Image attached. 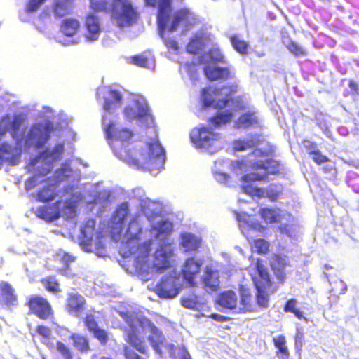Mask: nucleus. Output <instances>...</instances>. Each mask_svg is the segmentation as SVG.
Wrapping results in <instances>:
<instances>
[{
	"label": "nucleus",
	"mask_w": 359,
	"mask_h": 359,
	"mask_svg": "<svg viewBox=\"0 0 359 359\" xmlns=\"http://www.w3.org/2000/svg\"><path fill=\"white\" fill-rule=\"evenodd\" d=\"M86 307L85 297L79 292H69L65 302V310L70 316L79 317Z\"/></svg>",
	"instance_id": "nucleus-12"
},
{
	"label": "nucleus",
	"mask_w": 359,
	"mask_h": 359,
	"mask_svg": "<svg viewBox=\"0 0 359 359\" xmlns=\"http://www.w3.org/2000/svg\"><path fill=\"white\" fill-rule=\"evenodd\" d=\"M203 261L194 257L187 258L182 268V275L189 286L196 285V278L201 271Z\"/></svg>",
	"instance_id": "nucleus-13"
},
{
	"label": "nucleus",
	"mask_w": 359,
	"mask_h": 359,
	"mask_svg": "<svg viewBox=\"0 0 359 359\" xmlns=\"http://www.w3.org/2000/svg\"><path fill=\"white\" fill-rule=\"evenodd\" d=\"M74 0H55L53 4V12L57 18H62L71 13L74 8Z\"/></svg>",
	"instance_id": "nucleus-27"
},
{
	"label": "nucleus",
	"mask_w": 359,
	"mask_h": 359,
	"mask_svg": "<svg viewBox=\"0 0 359 359\" xmlns=\"http://www.w3.org/2000/svg\"><path fill=\"white\" fill-rule=\"evenodd\" d=\"M264 141L260 134H251L246 140H237L233 142V148L236 151H244L260 144Z\"/></svg>",
	"instance_id": "nucleus-23"
},
{
	"label": "nucleus",
	"mask_w": 359,
	"mask_h": 359,
	"mask_svg": "<svg viewBox=\"0 0 359 359\" xmlns=\"http://www.w3.org/2000/svg\"><path fill=\"white\" fill-rule=\"evenodd\" d=\"M123 114H124L126 118L128 121H132V120H134V119H137V111L132 107H130V106L126 107L124 109Z\"/></svg>",
	"instance_id": "nucleus-59"
},
{
	"label": "nucleus",
	"mask_w": 359,
	"mask_h": 359,
	"mask_svg": "<svg viewBox=\"0 0 359 359\" xmlns=\"http://www.w3.org/2000/svg\"><path fill=\"white\" fill-rule=\"evenodd\" d=\"M72 170L68 164L64 163L56 170V177L60 181L66 180L69 177Z\"/></svg>",
	"instance_id": "nucleus-49"
},
{
	"label": "nucleus",
	"mask_w": 359,
	"mask_h": 359,
	"mask_svg": "<svg viewBox=\"0 0 359 359\" xmlns=\"http://www.w3.org/2000/svg\"><path fill=\"white\" fill-rule=\"evenodd\" d=\"M302 144L307 154L310 156L313 154V151H316L318 149L317 144L309 140H304L302 141Z\"/></svg>",
	"instance_id": "nucleus-55"
},
{
	"label": "nucleus",
	"mask_w": 359,
	"mask_h": 359,
	"mask_svg": "<svg viewBox=\"0 0 359 359\" xmlns=\"http://www.w3.org/2000/svg\"><path fill=\"white\" fill-rule=\"evenodd\" d=\"M313 154L311 155L312 160L313 162L317 165H321L323 163H327L330 161V158L325 156L323 155L321 151L318 149L316 151H313Z\"/></svg>",
	"instance_id": "nucleus-52"
},
{
	"label": "nucleus",
	"mask_w": 359,
	"mask_h": 359,
	"mask_svg": "<svg viewBox=\"0 0 359 359\" xmlns=\"http://www.w3.org/2000/svg\"><path fill=\"white\" fill-rule=\"evenodd\" d=\"M202 243L201 237L195 234L184 232L180 234V245L184 248L185 252L197 251Z\"/></svg>",
	"instance_id": "nucleus-21"
},
{
	"label": "nucleus",
	"mask_w": 359,
	"mask_h": 359,
	"mask_svg": "<svg viewBox=\"0 0 359 359\" xmlns=\"http://www.w3.org/2000/svg\"><path fill=\"white\" fill-rule=\"evenodd\" d=\"M107 139L112 140L111 147L114 154L129 166L136 169L155 168L154 164L161 159L163 149L157 142L148 144L149 152L144 151H130L126 145L131 140L133 133L127 128L118 129L114 122H110L104 128Z\"/></svg>",
	"instance_id": "nucleus-2"
},
{
	"label": "nucleus",
	"mask_w": 359,
	"mask_h": 359,
	"mask_svg": "<svg viewBox=\"0 0 359 359\" xmlns=\"http://www.w3.org/2000/svg\"><path fill=\"white\" fill-rule=\"evenodd\" d=\"M55 350L63 359H74V353L71 348L61 341L55 343Z\"/></svg>",
	"instance_id": "nucleus-43"
},
{
	"label": "nucleus",
	"mask_w": 359,
	"mask_h": 359,
	"mask_svg": "<svg viewBox=\"0 0 359 359\" xmlns=\"http://www.w3.org/2000/svg\"><path fill=\"white\" fill-rule=\"evenodd\" d=\"M154 206H156L154 202H149L148 206L143 208L144 214L149 220L160 217L161 215V210Z\"/></svg>",
	"instance_id": "nucleus-46"
},
{
	"label": "nucleus",
	"mask_w": 359,
	"mask_h": 359,
	"mask_svg": "<svg viewBox=\"0 0 359 359\" xmlns=\"http://www.w3.org/2000/svg\"><path fill=\"white\" fill-rule=\"evenodd\" d=\"M252 247L259 255H266L270 252V243L264 238L254 239Z\"/></svg>",
	"instance_id": "nucleus-44"
},
{
	"label": "nucleus",
	"mask_w": 359,
	"mask_h": 359,
	"mask_svg": "<svg viewBox=\"0 0 359 359\" xmlns=\"http://www.w3.org/2000/svg\"><path fill=\"white\" fill-rule=\"evenodd\" d=\"M234 215L238 223L242 224H250V215L243 212L234 211Z\"/></svg>",
	"instance_id": "nucleus-56"
},
{
	"label": "nucleus",
	"mask_w": 359,
	"mask_h": 359,
	"mask_svg": "<svg viewBox=\"0 0 359 359\" xmlns=\"http://www.w3.org/2000/svg\"><path fill=\"white\" fill-rule=\"evenodd\" d=\"M155 292L161 298L175 297L179 292L175 277L169 276L161 278L155 287Z\"/></svg>",
	"instance_id": "nucleus-16"
},
{
	"label": "nucleus",
	"mask_w": 359,
	"mask_h": 359,
	"mask_svg": "<svg viewBox=\"0 0 359 359\" xmlns=\"http://www.w3.org/2000/svg\"><path fill=\"white\" fill-rule=\"evenodd\" d=\"M51 171V167L50 165H48V168H43L41 170H39L38 172H36L34 175H33L32 177L28 178L25 181V189L27 191H29L33 188H34L36 186H37L40 182L42 181H39V177H44L47 174H48Z\"/></svg>",
	"instance_id": "nucleus-38"
},
{
	"label": "nucleus",
	"mask_w": 359,
	"mask_h": 359,
	"mask_svg": "<svg viewBox=\"0 0 359 359\" xmlns=\"http://www.w3.org/2000/svg\"><path fill=\"white\" fill-rule=\"evenodd\" d=\"M130 217V211L128 203H121L114 211L112 217L114 224H125Z\"/></svg>",
	"instance_id": "nucleus-30"
},
{
	"label": "nucleus",
	"mask_w": 359,
	"mask_h": 359,
	"mask_svg": "<svg viewBox=\"0 0 359 359\" xmlns=\"http://www.w3.org/2000/svg\"><path fill=\"white\" fill-rule=\"evenodd\" d=\"M182 305L187 309H194L196 306V302L192 298L184 297L181 299Z\"/></svg>",
	"instance_id": "nucleus-61"
},
{
	"label": "nucleus",
	"mask_w": 359,
	"mask_h": 359,
	"mask_svg": "<svg viewBox=\"0 0 359 359\" xmlns=\"http://www.w3.org/2000/svg\"><path fill=\"white\" fill-rule=\"evenodd\" d=\"M273 342L277 348L276 355L280 359H288L290 352L286 346V338L284 335L280 334L273 338Z\"/></svg>",
	"instance_id": "nucleus-34"
},
{
	"label": "nucleus",
	"mask_w": 359,
	"mask_h": 359,
	"mask_svg": "<svg viewBox=\"0 0 359 359\" xmlns=\"http://www.w3.org/2000/svg\"><path fill=\"white\" fill-rule=\"evenodd\" d=\"M54 129V125L50 121H46L44 123H38L32 127L30 136L36 140L34 144L36 149H40L44 146Z\"/></svg>",
	"instance_id": "nucleus-10"
},
{
	"label": "nucleus",
	"mask_w": 359,
	"mask_h": 359,
	"mask_svg": "<svg viewBox=\"0 0 359 359\" xmlns=\"http://www.w3.org/2000/svg\"><path fill=\"white\" fill-rule=\"evenodd\" d=\"M208 59V62L212 64H225L226 59L221 50L218 48H211L204 53Z\"/></svg>",
	"instance_id": "nucleus-39"
},
{
	"label": "nucleus",
	"mask_w": 359,
	"mask_h": 359,
	"mask_svg": "<svg viewBox=\"0 0 359 359\" xmlns=\"http://www.w3.org/2000/svg\"><path fill=\"white\" fill-rule=\"evenodd\" d=\"M75 260L72 255L65 252L60 257L61 262L65 265L63 268L58 269L57 271L62 275H66L69 270V264Z\"/></svg>",
	"instance_id": "nucleus-48"
},
{
	"label": "nucleus",
	"mask_w": 359,
	"mask_h": 359,
	"mask_svg": "<svg viewBox=\"0 0 359 359\" xmlns=\"http://www.w3.org/2000/svg\"><path fill=\"white\" fill-rule=\"evenodd\" d=\"M272 259L270 266L273 271H275L276 269L283 268L286 264L284 258L279 254H273Z\"/></svg>",
	"instance_id": "nucleus-50"
},
{
	"label": "nucleus",
	"mask_w": 359,
	"mask_h": 359,
	"mask_svg": "<svg viewBox=\"0 0 359 359\" xmlns=\"http://www.w3.org/2000/svg\"><path fill=\"white\" fill-rule=\"evenodd\" d=\"M64 151V144L58 143L55 145L51 150L46 149L40 152L37 156L32 158L29 161V166L34 167L36 165L41 161L44 162L48 168V165L52 168V163L60 160Z\"/></svg>",
	"instance_id": "nucleus-11"
},
{
	"label": "nucleus",
	"mask_w": 359,
	"mask_h": 359,
	"mask_svg": "<svg viewBox=\"0 0 359 359\" xmlns=\"http://www.w3.org/2000/svg\"><path fill=\"white\" fill-rule=\"evenodd\" d=\"M251 172L241 177L242 189L243 192L252 197H267L271 201H276L282 194L283 187L280 184H271L266 189L255 187L252 182L267 180L269 175L280 172V163L273 159L264 161H256L248 165Z\"/></svg>",
	"instance_id": "nucleus-4"
},
{
	"label": "nucleus",
	"mask_w": 359,
	"mask_h": 359,
	"mask_svg": "<svg viewBox=\"0 0 359 359\" xmlns=\"http://www.w3.org/2000/svg\"><path fill=\"white\" fill-rule=\"evenodd\" d=\"M25 305L31 314L42 320L54 318V309L50 302L40 294H32L27 298Z\"/></svg>",
	"instance_id": "nucleus-9"
},
{
	"label": "nucleus",
	"mask_w": 359,
	"mask_h": 359,
	"mask_svg": "<svg viewBox=\"0 0 359 359\" xmlns=\"http://www.w3.org/2000/svg\"><path fill=\"white\" fill-rule=\"evenodd\" d=\"M273 271L279 282L283 283L285 279V273L283 271V268L276 269V270Z\"/></svg>",
	"instance_id": "nucleus-63"
},
{
	"label": "nucleus",
	"mask_w": 359,
	"mask_h": 359,
	"mask_svg": "<svg viewBox=\"0 0 359 359\" xmlns=\"http://www.w3.org/2000/svg\"><path fill=\"white\" fill-rule=\"evenodd\" d=\"M219 278V272L217 269L212 266H206L201 277L203 289L208 292L217 291L220 286Z\"/></svg>",
	"instance_id": "nucleus-14"
},
{
	"label": "nucleus",
	"mask_w": 359,
	"mask_h": 359,
	"mask_svg": "<svg viewBox=\"0 0 359 359\" xmlns=\"http://www.w3.org/2000/svg\"><path fill=\"white\" fill-rule=\"evenodd\" d=\"M36 332L38 334L45 339H50L52 334L51 329L47 325L39 324L36 327Z\"/></svg>",
	"instance_id": "nucleus-54"
},
{
	"label": "nucleus",
	"mask_w": 359,
	"mask_h": 359,
	"mask_svg": "<svg viewBox=\"0 0 359 359\" xmlns=\"http://www.w3.org/2000/svg\"><path fill=\"white\" fill-rule=\"evenodd\" d=\"M230 42L233 48L241 55H246L248 53L249 43L241 39L237 35H232L229 38Z\"/></svg>",
	"instance_id": "nucleus-40"
},
{
	"label": "nucleus",
	"mask_w": 359,
	"mask_h": 359,
	"mask_svg": "<svg viewBox=\"0 0 359 359\" xmlns=\"http://www.w3.org/2000/svg\"><path fill=\"white\" fill-rule=\"evenodd\" d=\"M90 7L95 12H109L107 0H90Z\"/></svg>",
	"instance_id": "nucleus-47"
},
{
	"label": "nucleus",
	"mask_w": 359,
	"mask_h": 359,
	"mask_svg": "<svg viewBox=\"0 0 359 359\" xmlns=\"http://www.w3.org/2000/svg\"><path fill=\"white\" fill-rule=\"evenodd\" d=\"M203 72L209 81H226L231 78V72L227 67H210L205 65Z\"/></svg>",
	"instance_id": "nucleus-19"
},
{
	"label": "nucleus",
	"mask_w": 359,
	"mask_h": 359,
	"mask_svg": "<svg viewBox=\"0 0 359 359\" xmlns=\"http://www.w3.org/2000/svg\"><path fill=\"white\" fill-rule=\"evenodd\" d=\"M238 86L236 83L224 85L219 88H203L201 90V99L205 107H213L215 109H224L229 103H241L242 98L238 97L233 98V95L238 92Z\"/></svg>",
	"instance_id": "nucleus-6"
},
{
	"label": "nucleus",
	"mask_w": 359,
	"mask_h": 359,
	"mask_svg": "<svg viewBox=\"0 0 359 359\" xmlns=\"http://www.w3.org/2000/svg\"><path fill=\"white\" fill-rule=\"evenodd\" d=\"M172 226H151L149 232L151 238L156 240L165 241L167 239L168 235L170 233Z\"/></svg>",
	"instance_id": "nucleus-35"
},
{
	"label": "nucleus",
	"mask_w": 359,
	"mask_h": 359,
	"mask_svg": "<svg viewBox=\"0 0 359 359\" xmlns=\"http://www.w3.org/2000/svg\"><path fill=\"white\" fill-rule=\"evenodd\" d=\"M109 93L111 98L105 99L103 107L104 111L108 112H110L116 107L119 106L122 100V95L118 90H110Z\"/></svg>",
	"instance_id": "nucleus-36"
},
{
	"label": "nucleus",
	"mask_w": 359,
	"mask_h": 359,
	"mask_svg": "<svg viewBox=\"0 0 359 359\" xmlns=\"http://www.w3.org/2000/svg\"><path fill=\"white\" fill-rule=\"evenodd\" d=\"M86 34V39L88 41L97 40L100 33V27L97 16L93 14H88L85 21Z\"/></svg>",
	"instance_id": "nucleus-22"
},
{
	"label": "nucleus",
	"mask_w": 359,
	"mask_h": 359,
	"mask_svg": "<svg viewBox=\"0 0 359 359\" xmlns=\"http://www.w3.org/2000/svg\"><path fill=\"white\" fill-rule=\"evenodd\" d=\"M130 62L141 67H146L148 65V58L144 55L132 56L130 58Z\"/></svg>",
	"instance_id": "nucleus-53"
},
{
	"label": "nucleus",
	"mask_w": 359,
	"mask_h": 359,
	"mask_svg": "<svg viewBox=\"0 0 359 359\" xmlns=\"http://www.w3.org/2000/svg\"><path fill=\"white\" fill-rule=\"evenodd\" d=\"M76 200L67 199L61 209V201L57 200L52 205L39 208L35 213L39 218L50 223L57 219L60 216L65 219L74 218L76 215Z\"/></svg>",
	"instance_id": "nucleus-7"
},
{
	"label": "nucleus",
	"mask_w": 359,
	"mask_h": 359,
	"mask_svg": "<svg viewBox=\"0 0 359 359\" xmlns=\"http://www.w3.org/2000/svg\"><path fill=\"white\" fill-rule=\"evenodd\" d=\"M17 300V294L12 285L6 281H0V304L13 306Z\"/></svg>",
	"instance_id": "nucleus-20"
},
{
	"label": "nucleus",
	"mask_w": 359,
	"mask_h": 359,
	"mask_svg": "<svg viewBox=\"0 0 359 359\" xmlns=\"http://www.w3.org/2000/svg\"><path fill=\"white\" fill-rule=\"evenodd\" d=\"M259 213L261 217L266 223L277 222L280 217L278 212L273 208H262L260 209Z\"/></svg>",
	"instance_id": "nucleus-41"
},
{
	"label": "nucleus",
	"mask_w": 359,
	"mask_h": 359,
	"mask_svg": "<svg viewBox=\"0 0 359 359\" xmlns=\"http://www.w3.org/2000/svg\"><path fill=\"white\" fill-rule=\"evenodd\" d=\"M126 359H142L137 353L130 351L125 353Z\"/></svg>",
	"instance_id": "nucleus-64"
},
{
	"label": "nucleus",
	"mask_w": 359,
	"mask_h": 359,
	"mask_svg": "<svg viewBox=\"0 0 359 359\" xmlns=\"http://www.w3.org/2000/svg\"><path fill=\"white\" fill-rule=\"evenodd\" d=\"M204 46L203 36L195 34L190 38L186 46V51L190 54L196 55L203 49Z\"/></svg>",
	"instance_id": "nucleus-37"
},
{
	"label": "nucleus",
	"mask_w": 359,
	"mask_h": 359,
	"mask_svg": "<svg viewBox=\"0 0 359 359\" xmlns=\"http://www.w3.org/2000/svg\"><path fill=\"white\" fill-rule=\"evenodd\" d=\"M22 123V120L18 116H15L11 122V130L14 135L19 131Z\"/></svg>",
	"instance_id": "nucleus-60"
},
{
	"label": "nucleus",
	"mask_w": 359,
	"mask_h": 359,
	"mask_svg": "<svg viewBox=\"0 0 359 359\" xmlns=\"http://www.w3.org/2000/svg\"><path fill=\"white\" fill-rule=\"evenodd\" d=\"M147 325L149 327L151 334L148 339L151 343L152 348L160 355L162 354V348L165 346V337L163 333L157 327L149 320H147Z\"/></svg>",
	"instance_id": "nucleus-18"
},
{
	"label": "nucleus",
	"mask_w": 359,
	"mask_h": 359,
	"mask_svg": "<svg viewBox=\"0 0 359 359\" xmlns=\"http://www.w3.org/2000/svg\"><path fill=\"white\" fill-rule=\"evenodd\" d=\"M217 303L223 308L234 309L238 304L237 294L231 290L224 291L218 295Z\"/></svg>",
	"instance_id": "nucleus-25"
},
{
	"label": "nucleus",
	"mask_w": 359,
	"mask_h": 359,
	"mask_svg": "<svg viewBox=\"0 0 359 359\" xmlns=\"http://www.w3.org/2000/svg\"><path fill=\"white\" fill-rule=\"evenodd\" d=\"M140 226H70L69 236L85 251L104 256L109 244L121 243L120 254L123 257H134L133 266L139 277L149 279L153 272L162 273L170 266L174 249L170 243H163L154 251V262L150 261L153 242L148 239L139 243Z\"/></svg>",
	"instance_id": "nucleus-1"
},
{
	"label": "nucleus",
	"mask_w": 359,
	"mask_h": 359,
	"mask_svg": "<svg viewBox=\"0 0 359 359\" xmlns=\"http://www.w3.org/2000/svg\"><path fill=\"white\" fill-rule=\"evenodd\" d=\"M69 339L73 341L74 346L79 352L86 353L91 350L89 340L87 337L79 334L72 333L70 334Z\"/></svg>",
	"instance_id": "nucleus-31"
},
{
	"label": "nucleus",
	"mask_w": 359,
	"mask_h": 359,
	"mask_svg": "<svg viewBox=\"0 0 359 359\" xmlns=\"http://www.w3.org/2000/svg\"><path fill=\"white\" fill-rule=\"evenodd\" d=\"M57 196L55 187L53 184H49L42 187L35 195V200L39 202H49Z\"/></svg>",
	"instance_id": "nucleus-32"
},
{
	"label": "nucleus",
	"mask_w": 359,
	"mask_h": 359,
	"mask_svg": "<svg viewBox=\"0 0 359 359\" xmlns=\"http://www.w3.org/2000/svg\"><path fill=\"white\" fill-rule=\"evenodd\" d=\"M159 35L163 40L164 44L166 46L167 48L172 49L174 50H177L178 49V43L177 41L174 39H166L164 37V32L163 33V35L161 36L160 34Z\"/></svg>",
	"instance_id": "nucleus-58"
},
{
	"label": "nucleus",
	"mask_w": 359,
	"mask_h": 359,
	"mask_svg": "<svg viewBox=\"0 0 359 359\" xmlns=\"http://www.w3.org/2000/svg\"><path fill=\"white\" fill-rule=\"evenodd\" d=\"M137 111V119H142L147 117L149 115V109L147 107L140 106L138 107Z\"/></svg>",
	"instance_id": "nucleus-62"
},
{
	"label": "nucleus",
	"mask_w": 359,
	"mask_h": 359,
	"mask_svg": "<svg viewBox=\"0 0 359 359\" xmlns=\"http://www.w3.org/2000/svg\"><path fill=\"white\" fill-rule=\"evenodd\" d=\"M111 4L110 6L109 12L111 13H117L118 8L125 5L129 2H130L129 0H111Z\"/></svg>",
	"instance_id": "nucleus-57"
},
{
	"label": "nucleus",
	"mask_w": 359,
	"mask_h": 359,
	"mask_svg": "<svg viewBox=\"0 0 359 359\" xmlns=\"http://www.w3.org/2000/svg\"><path fill=\"white\" fill-rule=\"evenodd\" d=\"M156 22L159 34L162 36L166 29L169 32L177 30L189 31L198 22L196 15L187 8H181L172 11V0H158V11Z\"/></svg>",
	"instance_id": "nucleus-5"
},
{
	"label": "nucleus",
	"mask_w": 359,
	"mask_h": 359,
	"mask_svg": "<svg viewBox=\"0 0 359 359\" xmlns=\"http://www.w3.org/2000/svg\"><path fill=\"white\" fill-rule=\"evenodd\" d=\"M40 283L43 285L46 292L54 295L59 294L62 291L59 280L54 275L45 276L40 280Z\"/></svg>",
	"instance_id": "nucleus-29"
},
{
	"label": "nucleus",
	"mask_w": 359,
	"mask_h": 359,
	"mask_svg": "<svg viewBox=\"0 0 359 359\" xmlns=\"http://www.w3.org/2000/svg\"><path fill=\"white\" fill-rule=\"evenodd\" d=\"M297 301L295 299H288L283 307L286 313H293L298 319L304 318L302 311L297 307Z\"/></svg>",
	"instance_id": "nucleus-42"
},
{
	"label": "nucleus",
	"mask_w": 359,
	"mask_h": 359,
	"mask_svg": "<svg viewBox=\"0 0 359 359\" xmlns=\"http://www.w3.org/2000/svg\"><path fill=\"white\" fill-rule=\"evenodd\" d=\"M232 117L233 113L231 111H226L212 116L208 118V123L214 128H218L230 122Z\"/></svg>",
	"instance_id": "nucleus-33"
},
{
	"label": "nucleus",
	"mask_w": 359,
	"mask_h": 359,
	"mask_svg": "<svg viewBox=\"0 0 359 359\" xmlns=\"http://www.w3.org/2000/svg\"><path fill=\"white\" fill-rule=\"evenodd\" d=\"M255 269V273L251 275V279L256 290L255 297L250 287L243 284L238 285L240 309L243 312H254L257 306L261 309L268 307L270 294L274 292L272 289L273 282L261 259H257Z\"/></svg>",
	"instance_id": "nucleus-3"
},
{
	"label": "nucleus",
	"mask_w": 359,
	"mask_h": 359,
	"mask_svg": "<svg viewBox=\"0 0 359 359\" xmlns=\"http://www.w3.org/2000/svg\"><path fill=\"white\" fill-rule=\"evenodd\" d=\"M111 15L117 20L120 27L132 25L137 18V13L131 2L118 7L117 13Z\"/></svg>",
	"instance_id": "nucleus-17"
},
{
	"label": "nucleus",
	"mask_w": 359,
	"mask_h": 359,
	"mask_svg": "<svg viewBox=\"0 0 359 359\" xmlns=\"http://www.w3.org/2000/svg\"><path fill=\"white\" fill-rule=\"evenodd\" d=\"M189 138L196 148L209 149L220 142L222 136L213 128L202 125L191 129Z\"/></svg>",
	"instance_id": "nucleus-8"
},
{
	"label": "nucleus",
	"mask_w": 359,
	"mask_h": 359,
	"mask_svg": "<svg viewBox=\"0 0 359 359\" xmlns=\"http://www.w3.org/2000/svg\"><path fill=\"white\" fill-rule=\"evenodd\" d=\"M83 323L87 330L97 339L102 345H106L109 341L108 332L99 327L94 315L88 313L83 318Z\"/></svg>",
	"instance_id": "nucleus-15"
},
{
	"label": "nucleus",
	"mask_w": 359,
	"mask_h": 359,
	"mask_svg": "<svg viewBox=\"0 0 359 359\" xmlns=\"http://www.w3.org/2000/svg\"><path fill=\"white\" fill-rule=\"evenodd\" d=\"M259 125V120L254 111L242 114L235 122L236 128H249Z\"/></svg>",
	"instance_id": "nucleus-28"
},
{
	"label": "nucleus",
	"mask_w": 359,
	"mask_h": 359,
	"mask_svg": "<svg viewBox=\"0 0 359 359\" xmlns=\"http://www.w3.org/2000/svg\"><path fill=\"white\" fill-rule=\"evenodd\" d=\"M287 49L295 57H304L307 55V50L297 42L290 41L286 46Z\"/></svg>",
	"instance_id": "nucleus-45"
},
{
	"label": "nucleus",
	"mask_w": 359,
	"mask_h": 359,
	"mask_svg": "<svg viewBox=\"0 0 359 359\" xmlns=\"http://www.w3.org/2000/svg\"><path fill=\"white\" fill-rule=\"evenodd\" d=\"M80 22L74 18L64 19L60 25V32L66 36H73L76 35L80 31Z\"/></svg>",
	"instance_id": "nucleus-26"
},
{
	"label": "nucleus",
	"mask_w": 359,
	"mask_h": 359,
	"mask_svg": "<svg viewBox=\"0 0 359 359\" xmlns=\"http://www.w3.org/2000/svg\"><path fill=\"white\" fill-rule=\"evenodd\" d=\"M130 326L131 330L127 332L126 341L141 353L147 354V348L144 340L140 337L137 330L133 327V325Z\"/></svg>",
	"instance_id": "nucleus-24"
},
{
	"label": "nucleus",
	"mask_w": 359,
	"mask_h": 359,
	"mask_svg": "<svg viewBox=\"0 0 359 359\" xmlns=\"http://www.w3.org/2000/svg\"><path fill=\"white\" fill-rule=\"evenodd\" d=\"M44 2L43 0H29L27 3L25 11L29 13H34L39 10Z\"/></svg>",
	"instance_id": "nucleus-51"
}]
</instances>
